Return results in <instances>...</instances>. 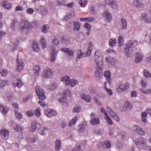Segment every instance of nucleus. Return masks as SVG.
Masks as SVG:
<instances>
[{
  "label": "nucleus",
  "mask_w": 151,
  "mask_h": 151,
  "mask_svg": "<svg viewBox=\"0 0 151 151\" xmlns=\"http://www.w3.org/2000/svg\"><path fill=\"white\" fill-rule=\"evenodd\" d=\"M134 46V43L132 41L129 40L127 42L124 47V52L127 56H130L133 53Z\"/></svg>",
  "instance_id": "obj_1"
},
{
  "label": "nucleus",
  "mask_w": 151,
  "mask_h": 151,
  "mask_svg": "<svg viewBox=\"0 0 151 151\" xmlns=\"http://www.w3.org/2000/svg\"><path fill=\"white\" fill-rule=\"evenodd\" d=\"M62 95H61V98L58 99V101L60 103L63 102V104L65 106L67 105V102L66 101V98L71 95V93L68 90H65L63 91Z\"/></svg>",
  "instance_id": "obj_2"
},
{
  "label": "nucleus",
  "mask_w": 151,
  "mask_h": 151,
  "mask_svg": "<svg viewBox=\"0 0 151 151\" xmlns=\"http://www.w3.org/2000/svg\"><path fill=\"white\" fill-rule=\"evenodd\" d=\"M135 144L137 147L141 149H145L147 147V145L145 140L141 137L136 138L135 140Z\"/></svg>",
  "instance_id": "obj_3"
},
{
  "label": "nucleus",
  "mask_w": 151,
  "mask_h": 151,
  "mask_svg": "<svg viewBox=\"0 0 151 151\" xmlns=\"http://www.w3.org/2000/svg\"><path fill=\"white\" fill-rule=\"evenodd\" d=\"M37 95L40 100H43L46 98V96L44 95L43 90L39 86H37L35 87Z\"/></svg>",
  "instance_id": "obj_4"
},
{
  "label": "nucleus",
  "mask_w": 151,
  "mask_h": 151,
  "mask_svg": "<svg viewBox=\"0 0 151 151\" xmlns=\"http://www.w3.org/2000/svg\"><path fill=\"white\" fill-rule=\"evenodd\" d=\"M97 53H98V52L96 51L94 56L96 62L94 66L96 68L102 67L101 66L103 65V64L102 57L101 56H98L97 55Z\"/></svg>",
  "instance_id": "obj_5"
},
{
  "label": "nucleus",
  "mask_w": 151,
  "mask_h": 151,
  "mask_svg": "<svg viewBox=\"0 0 151 151\" xmlns=\"http://www.w3.org/2000/svg\"><path fill=\"white\" fill-rule=\"evenodd\" d=\"M52 71L49 68L44 70L42 73V76L44 78H49L52 77L53 75Z\"/></svg>",
  "instance_id": "obj_6"
},
{
  "label": "nucleus",
  "mask_w": 151,
  "mask_h": 151,
  "mask_svg": "<svg viewBox=\"0 0 151 151\" xmlns=\"http://www.w3.org/2000/svg\"><path fill=\"white\" fill-rule=\"evenodd\" d=\"M9 133V131L6 129H2L0 131V135L3 139L5 140L8 139Z\"/></svg>",
  "instance_id": "obj_7"
},
{
  "label": "nucleus",
  "mask_w": 151,
  "mask_h": 151,
  "mask_svg": "<svg viewBox=\"0 0 151 151\" xmlns=\"http://www.w3.org/2000/svg\"><path fill=\"white\" fill-rule=\"evenodd\" d=\"M23 24L24 25L22 26L20 29L21 32L25 34H27L28 32V21H25Z\"/></svg>",
  "instance_id": "obj_8"
},
{
  "label": "nucleus",
  "mask_w": 151,
  "mask_h": 151,
  "mask_svg": "<svg viewBox=\"0 0 151 151\" xmlns=\"http://www.w3.org/2000/svg\"><path fill=\"white\" fill-rule=\"evenodd\" d=\"M23 62L22 59H19L18 57L17 59V65L16 68L18 71H20L23 68Z\"/></svg>",
  "instance_id": "obj_9"
},
{
  "label": "nucleus",
  "mask_w": 151,
  "mask_h": 151,
  "mask_svg": "<svg viewBox=\"0 0 151 151\" xmlns=\"http://www.w3.org/2000/svg\"><path fill=\"white\" fill-rule=\"evenodd\" d=\"M0 4L1 6L6 9H10L12 7L11 4L6 0H3L1 1Z\"/></svg>",
  "instance_id": "obj_10"
},
{
  "label": "nucleus",
  "mask_w": 151,
  "mask_h": 151,
  "mask_svg": "<svg viewBox=\"0 0 151 151\" xmlns=\"http://www.w3.org/2000/svg\"><path fill=\"white\" fill-rule=\"evenodd\" d=\"M32 126L30 127L29 130L31 132H33L35 130L37 129L38 130L40 127V125L38 123L35 121L32 123Z\"/></svg>",
  "instance_id": "obj_11"
},
{
  "label": "nucleus",
  "mask_w": 151,
  "mask_h": 151,
  "mask_svg": "<svg viewBox=\"0 0 151 151\" xmlns=\"http://www.w3.org/2000/svg\"><path fill=\"white\" fill-rule=\"evenodd\" d=\"M135 61L136 63L141 62L142 61L143 57L141 53L138 52L135 54Z\"/></svg>",
  "instance_id": "obj_12"
},
{
  "label": "nucleus",
  "mask_w": 151,
  "mask_h": 151,
  "mask_svg": "<svg viewBox=\"0 0 151 151\" xmlns=\"http://www.w3.org/2000/svg\"><path fill=\"white\" fill-rule=\"evenodd\" d=\"M132 4L138 8H140L143 6L142 0H134Z\"/></svg>",
  "instance_id": "obj_13"
},
{
  "label": "nucleus",
  "mask_w": 151,
  "mask_h": 151,
  "mask_svg": "<svg viewBox=\"0 0 151 151\" xmlns=\"http://www.w3.org/2000/svg\"><path fill=\"white\" fill-rule=\"evenodd\" d=\"M103 15L105 17L106 20H107L108 22H109L111 21V15L108 10H106L103 13Z\"/></svg>",
  "instance_id": "obj_14"
},
{
  "label": "nucleus",
  "mask_w": 151,
  "mask_h": 151,
  "mask_svg": "<svg viewBox=\"0 0 151 151\" xmlns=\"http://www.w3.org/2000/svg\"><path fill=\"white\" fill-rule=\"evenodd\" d=\"M84 148V145L82 143L77 144L76 147L73 149L72 151H82Z\"/></svg>",
  "instance_id": "obj_15"
},
{
  "label": "nucleus",
  "mask_w": 151,
  "mask_h": 151,
  "mask_svg": "<svg viewBox=\"0 0 151 151\" xmlns=\"http://www.w3.org/2000/svg\"><path fill=\"white\" fill-rule=\"evenodd\" d=\"M23 85V83L21 81V80L19 78H18L14 81L13 86L14 87L17 86L19 88H20Z\"/></svg>",
  "instance_id": "obj_16"
},
{
  "label": "nucleus",
  "mask_w": 151,
  "mask_h": 151,
  "mask_svg": "<svg viewBox=\"0 0 151 151\" xmlns=\"http://www.w3.org/2000/svg\"><path fill=\"white\" fill-rule=\"evenodd\" d=\"M31 45L32 49L35 52H38L39 51L40 48L38 47V43L35 41H32Z\"/></svg>",
  "instance_id": "obj_17"
},
{
  "label": "nucleus",
  "mask_w": 151,
  "mask_h": 151,
  "mask_svg": "<svg viewBox=\"0 0 151 151\" xmlns=\"http://www.w3.org/2000/svg\"><path fill=\"white\" fill-rule=\"evenodd\" d=\"M98 68V70L95 71V75L96 77L101 78V77L103 75V73L102 72V67H100Z\"/></svg>",
  "instance_id": "obj_18"
},
{
  "label": "nucleus",
  "mask_w": 151,
  "mask_h": 151,
  "mask_svg": "<svg viewBox=\"0 0 151 151\" xmlns=\"http://www.w3.org/2000/svg\"><path fill=\"white\" fill-rule=\"evenodd\" d=\"M98 146L101 147L102 146H106L107 148H109L111 147V144L109 141L108 140H106L105 141V142L104 143L103 142H100L98 143Z\"/></svg>",
  "instance_id": "obj_19"
},
{
  "label": "nucleus",
  "mask_w": 151,
  "mask_h": 151,
  "mask_svg": "<svg viewBox=\"0 0 151 151\" xmlns=\"http://www.w3.org/2000/svg\"><path fill=\"white\" fill-rule=\"evenodd\" d=\"M61 143L60 141L57 139L55 142V149L56 151H59L61 148Z\"/></svg>",
  "instance_id": "obj_20"
},
{
  "label": "nucleus",
  "mask_w": 151,
  "mask_h": 151,
  "mask_svg": "<svg viewBox=\"0 0 151 151\" xmlns=\"http://www.w3.org/2000/svg\"><path fill=\"white\" fill-rule=\"evenodd\" d=\"M81 97L86 101L89 102L91 99V98L88 95H85L83 94H81L80 95Z\"/></svg>",
  "instance_id": "obj_21"
},
{
  "label": "nucleus",
  "mask_w": 151,
  "mask_h": 151,
  "mask_svg": "<svg viewBox=\"0 0 151 151\" xmlns=\"http://www.w3.org/2000/svg\"><path fill=\"white\" fill-rule=\"evenodd\" d=\"M73 31H77L80 29V26L79 25V23L78 22H73Z\"/></svg>",
  "instance_id": "obj_22"
},
{
  "label": "nucleus",
  "mask_w": 151,
  "mask_h": 151,
  "mask_svg": "<svg viewBox=\"0 0 151 151\" xmlns=\"http://www.w3.org/2000/svg\"><path fill=\"white\" fill-rule=\"evenodd\" d=\"M0 109L1 112L4 114H6L9 110V108L5 106L0 105Z\"/></svg>",
  "instance_id": "obj_23"
},
{
  "label": "nucleus",
  "mask_w": 151,
  "mask_h": 151,
  "mask_svg": "<svg viewBox=\"0 0 151 151\" xmlns=\"http://www.w3.org/2000/svg\"><path fill=\"white\" fill-rule=\"evenodd\" d=\"M104 76L106 78L107 81L109 83H110V77L111 75L110 72L109 70H106L104 72Z\"/></svg>",
  "instance_id": "obj_24"
},
{
  "label": "nucleus",
  "mask_w": 151,
  "mask_h": 151,
  "mask_svg": "<svg viewBox=\"0 0 151 151\" xmlns=\"http://www.w3.org/2000/svg\"><path fill=\"white\" fill-rule=\"evenodd\" d=\"M90 123L91 124L93 125H98L100 123L99 120L98 118H93L91 120Z\"/></svg>",
  "instance_id": "obj_25"
},
{
  "label": "nucleus",
  "mask_w": 151,
  "mask_h": 151,
  "mask_svg": "<svg viewBox=\"0 0 151 151\" xmlns=\"http://www.w3.org/2000/svg\"><path fill=\"white\" fill-rule=\"evenodd\" d=\"M48 129L45 127H41L38 129L39 133L42 134L43 135L46 133V131Z\"/></svg>",
  "instance_id": "obj_26"
},
{
  "label": "nucleus",
  "mask_w": 151,
  "mask_h": 151,
  "mask_svg": "<svg viewBox=\"0 0 151 151\" xmlns=\"http://www.w3.org/2000/svg\"><path fill=\"white\" fill-rule=\"evenodd\" d=\"M121 21L122 23L121 27L123 29H125L127 27V22L126 20L124 18H122L121 19Z\"/></svg>",
  "instance_id": "obj_27"
},
{
  "label": "nucleus",
  "mask_w": 151,
  "mask_h": 151,
  "mask_svg": "<svg viewBox=\"0 0 151 151\" xmlns=\"http://www.w3.org/2000/svg\"><path fill=\"white\" fill-rule=\"evenodd\" d=\"M52 52L51 53V60L52 62H53L56 59L57 54V52H55L52 50Z\"/></svg>",
  "instance_id": "obj_28"
},
{
  "label": "nucleus",
  "mask_w": 151,
  "mask_h": 151,
  "mask_svg": "<svg viewBox=\"0 0 151 151\" xmlns=\"http://www.w3.org/2000/svg\"><path fill=\"white\" fill-rule=\"evenodd\" d=\"M51 39L52 40V43L54 45H58L59 44V41L57 37L55 35L52 36Z\"/></svg>",
  "instance_id": "obj_29"
},
{
  "label": "nucleus",
  "mask_w": 151,
  "mask_h": 151,
  "mask_svg": "<svg viewBox=\"0 0 151 151\" xmlns=\"http://www.w3.org/2000/svg\"><path fill=\"white\" fill-rule=\"evenodd\" d=\"M33 69L35 71V74L36 76H38L39 74V71L40 69V68L39 65H34V66Z\"/></svg>",
  "instance_id": "obj_30"
},
{
  "label": "nucleus",
  "mask_w": 151,
  "mask_h": 151,
  "mask_svg": "<svg viewBox=\"0 0 151 151\" xmlns=\"http://www.w3.org/2000/svg\"><path fill=\"white\" fill-rule=\"evenodd\" d=\"M30 137V138H29V139H30V141L29 140V142H30L31 143L36 142L37 139V136L36 135H34L32 136H31Z\"/></svg>",
  "instance_id": "obj_31"
},
{
  "label": "nucleus",
  "mask_w": 151,
  "mask_h": 151,
  "mask_svg": "<svg viewBox=\"0 0 151 151\" xmlns=\"http://www.w3.org/2000/svg\"><path fill=\"white\" fill-rule=\"evenodd\" d=\"M85 37V34L82 32H80L78 34V38L80 40L82 41L84 39Z\"/></svg>",
  "instance_id": "obj_32"
},
{
  "label": "nucleus",
  "mask_w": 151,
  "mask_h": 151,
  "mask_svg": "<svg viewBox=\"0 0 151 151\" xmlns=\"http://www.w3.org/2000/svg\"><path fill=\"white\" fill-rule=\"evenodd\" d=\"M22 128L17 124H16L15 126L14 127V129L17 132H22Z\"/></svg>",
  "instance_id": "obj_33"
},
{
  "label": "nucleus",
  "mask_w": 151,
  "mask_h": 151,
  "mask_svg": "<svg viewBox=\"0 0 151 151\" xmlns=\"http://www.w3.org/2000/svg\"><path fill=\"white\" fill-rule=\"evenodd\" d=\"M77 120V117L75 116L72 120L70 121L69 123V126L70 127L74 125L76 123Z\"/></svg>",
  "instance_id": "obj_34"
},
{
  "label": "nucleus",
  "mask_w": 151,
  "mask_h": 151,
  "mask_svg": "<svg viewBox=\"0 0 151 151\" xmlns=\"http://www.w3.org/2000/svg\"><path fill=\"white\" fill-rule=\"evenodd\" d=\"M147 116V112L146 111L142 112L141 113V116L142 117V121L144 122H146V118Z\"/></svg>",
  "instance_id": "obj_35"
},
{
  "label": "nucleus",
  "mask_w": 151,
  "mask_h": 151,
  "mask_svg": "<svg viewBox=\"0 0 151 151\" xmlns=\"http://www.w3.org/2000/svg\"><path fill=\"white\" fill-rule=\"evenodd\" d=\"M105 119L107 122L109 124L112 125L113 124L112 121L110 117L108 115H107L105 117Z\"/></svg>",
  "instance_id": "obj_36"
},
{
  "label": "nucleus",
  "mask_w": 151,
  "mask_h": 151,
  "mask_svg": "<svg viewBox=\"0 0 151 151\" xmlns=\"http://www.w3.org/2000/svg\"><path fill=\"white\" fill-rule=\"evenodd\" d=\"M45 40L44 38H42L40 41V42L41 44V45L43 48H45L47 47Z\"/></svg>",
  "instance_id": "obj_37"
},
{
  "label": "nucleus",
  "mask_w": 151,
  "mask_h": 151,
  "mask_svg": "<svg viewBox=\"0 0 151 151\" xmlns=\"http://www.w3.org/2000/svg\"><path fill=\"white\" fill-rule=\"evenodd\" d=\"M116 131V129L114 128H110L109 130V135L111 136L114 135V133Z\"/></svg>",
  "instance_id": "obj_38"
},
{
  "label": "nucleus",
  "mask_w": 151,
  "mask_h": 151,
  "mask_svg": "<svg viewBox=\"0 0 151 151\" xmlns=\"http://www.w3.org/2000/svg\"><path fill=\"white\" fill-rule=\"evenodd\" d=\"M15 116L17 119H21L22 118V115L17 111H15Z\"/></svg>",
  "instance_id": "obj_39"
},
{
  "label": "nucleus",
  "mask_w": 151,
  "mask_h": 151,
  "mask_svg": "<svg viewBox=\"0 0 151 151\" xmlns=\"http://www.w3.org/2000/svg\"><path fill=\"white\" fill-rule=\"evenodd\" d=\"M43 8L44 7L42 6H40L38 8H36L37 11L39 12L40 14L43 15L45 14V12L43 13Z\"/></svg>",
  "instance_id": "obj_40"
},
{
  "label": "nucleus",
  "mask_w": 151,
  "mask_h": 151,
  "mask_svg": "<svg viewBox=\"0 0 151 151\" xmlns=\"http://www.w3.org/2000/svg\"><path fill=\"white\" fill-rule=\"evenodd\" d=\"M116 40L115 39H110L109 40V44L110 46H114L116 44Z\"/></svg>",
  "instance_id": "obj_41"
},
{
  "label": "nucleus",
  "mask_w": 151,
  "mask_h": 151,
  "mask_svg": "<svg viewBox=\"0 0 151 151\" xmlns=\"http://www.w3.org/2000/svg\"><path fill=\"white\" fill-rule=\"evenodd\" d=\"M124 106L128 107L129 109H131L132 108V106L131 104L128 101H126L124 104Z\"/></svg>",
  "instance_id": "obj_42"
},
{
  "label": "nucleus",
  "mask_w": 151,
  "mask_h": 151,
  "mask_svg": "<svg viewBox=\"0 0 151 151\" xmlns=\"http://www.w3.org/2000/svg\"><path fill=\"white\" fill-rule=\"evenodd\" d=\"M31 26L34 28L37 27L38 25L37 22L35 20H34L32 23L30 24Z\"/></svg>",
  "instance_id": "obj_43"
},
{
  "label": "nucleus",
  "mask_w": 151,
  "mask_h": 151,
  "mask_svg": "<svg viewBox=\"0 0 151 151\" xmlns=\"http://www.w3.org/2000/svg\"><path fill=\"white\" fill-rule=\"evenodd\" d=\"M35 115L36 116L38 117H40L41 115L40 108L36 109L35 111Z\"/></svg>",
  "instance_id": "obj_44"
},
{
  "label": "nucleus",
  "mask_w": 151,
  "mask_h": 151,
  "mask_svg": "<svg viewBox=\"0 0 151 151\" xmlns=\"http://www.w3.org/2000/svg\"><path fill=\"white\" fill-rule=\"evenodd\" d=\"M48 31V28L45 25H43L42 27V32L47 33Z\"/></svg>",
  "instance_id": "obj_45"
},
{
  "label": "nucleus",
  "mask_w": 151,
  "mask_h": 151,
  "mask_svg": "<svg viewBox=\"0 0 151 151\" xmlns=\"http://www.w3.org/2000/svg\"><path fill=\"white\" fill-rule=\"evenodd\" d=\"M147 16L146 14L145 13H143L142 14L141 16L140 17L141 20H144V22H145V20L147 19Z\"/></svg>",
  "instance_id": "obj_46"
},
{
  "label": "nucleus",
  "mask_w": 151,
  "mask_h": 151,
  "mask_svg": "<svg viewBox=\"0 0 151 151\" xmlns=\"http://www.w3.org/2000/svg\"><path fill=\"white\" fill-rule=\"evenodd\" d=\"M6 84V83L4 81L0 80V88H3Z\"/></svg>",
  "instance_id": "obj_47"
},
{
  "label": "nucleus",
  "mask_w": 151,
  "mask_h": 151,
  "mask_svg": "<svg viewBox=\"0 0 151 151\" xmlns=\"http://www.w3.org/2000/svg\"><path fill=\"white\" fill-rule=\"evenodd\" d=\"M110 5L111 7L114 9H116L117 8V4L114 1Z\"/></svg>",
  "instance_id": "obj_48"
},
{
  "label": "nucleus",
  "mask_w": 151,
  "mask_h": 151,
  "mask_svg": "<svg viewBox=\"0 0 151 151\" xmlns=\"http://www.w3.org/2000/svg\"><path fill=\"white\" fill-rule=\"evenodd\" d=\"M78 128L81 133L83 132L85 130V127L83 125H81L79 126Z\"/></svg>",
  "instance_id": "obj_49"
},
{
  "label": "nucleus",
  "mask_w": 151,
  "mask_h": 151,
  "mask_svg": "<svg viewBox=\"0 0 151 151\" xmlns=\"http://www.w3.org/2000/svg\"><path fill=\"white\" fill-rule=\"evenodd\" d=\"M0 73L2 76H5L7 73V71L4 69H1L0 70Z\"/></svg>",
  "instance_id": "obj_50"
},
{
  "label": "nucleus",
  "mask_w": 151,
  "mask_h": 151,
  "mask_svg": "<svg viewBox=\"0 0 151 151\" xmlns=\"http://www.w3.org/2000/svg\"><path fill=\"white\" fill-rule=\"evenodd\" d=\"M78 83L77 81L76 80H71V86L73 87Z\"/></svg>",
  "instance_id": "obj_51"
},
{
  "label": "nucleus",
  "mask_w": 151,
  "mask_h": 151,
  "mask_svg": "<svg viewBox=\"0 0 151 151\" xmlns=\"http://www.w3.org/2000/svg\"><path fill=\"white\" fill-rule=\"evenodd\" d=\"M45 115L48 117H51V112L50 109H47L45 111Z\"/></svg>",
  "instance_id": "obj_52"
},
{
  "label": "nucleus",
  "mask_w": 151,
  "mask_h": 151,
  "mask_svg": "<svg viewBox=\"0 0 151 151\" xmlns=\"http://www.w3.org/2000/svg\"><path fill=\"white\" fill-rule=\"evenodd\" d=\"M84 26L87 29H91V26L88 22H86L85 23Z\"/></svg>",
  "instance_id": "obj_53"
},
{
  "label": "nucleus",
  "mask_w": 151,
  "mask_h": 151,
  "mask_svg": "<svg viewBox=\"0 0 151 151\" xmlns=\"http://www.w3.org/2000/svg\"><path fill=\"white\" fill-rule=\"evenodd\" d=\"M137 132L138 133L141 135H144L145 134L144 131L140 127L138 130Z\"/></svg>",
  "instance_id": "obj_54"
},
{
  "label": "nucleus",
  "mask_w": 151,
  "mask_h": 151,
  "mask_svg": "<svg viewBox=\"0 0 151 151\" xmlns=\"http://www.w3.org/2000/svg\"><path fill=\"white\" fill-rule=\"evenodd\" d=\"M80 110V108L76 106L74 107L73 110V113H76L79 112Z\"/></svg>",
  "instance_id": "obj_55"
},
{
  "label": "nucleus",
  "mask_w": 151,
  "mask_h": 151,
  "mask_svg": "<svg viewBox=\"0 0 151 151\" xmlns=\"http://www.w3.org/2000/svg\"><path fill=\"white\" fill-rule=\"evenodd\" d=\"M16 23V21L15 20L12 21V23L10 25V27L12 29H14L15 25Z\"/></svg>",
  "instance_id": "obj_56"
},
{
  "label": "nucleus",
  "mask_w": 151,
  "mask_h": 151,
  "mask_svg": "<svg viewBox=\"0 0 151 151\" xmlns=\"http://www.w3.org/2000/svg\"><path fill=\"white\" fill-rule=\"evenodd\" d=\"M77 58H81V56L82 55V52L81 50H79L77 52Z\"/></svg>",
  "instance_id": "obj_57"
},
{
  "label": "nucleus",
  "mask_w": 151,
  "mask_h": 151,
  "mask_svg": "<svg viewBox=\"0 0 151 151\" xmlns=\"http://www.w3.org/2000/svg\"><path fill=\"white\" fill-rule=\"evenodd\" d=\"M69 78H70V77L69 76H65L61 77L60 80L62 81H65L69 79Z\"/></svg>",
  "instance_id": "obj_58"
},
{
  "label": "nucleus",
  "mask_w": 151,
  "mask_h": 151,
  "mask_svg": "<svg viewBox=\"0 0 151 151\" xmlns=\"http://www.w3.org/2000/svg\"><path fill=\"white\" fill-rule=\"evenodd\" d=\"M100 110L101 112L104 113L105 115V116L108 115L107 112L106 111L105 109L103 107H101L100 109Z\"/></svg>",
  "instance_id": "obj_59"
},
{
  "label": "nucleus",
  "mask_w": 151,
  "mask_h": 151,
  "mask_svg": "<svg viewBox=\"0 0 151 151\" xmlns=\"http://www.w3.org/2000/svg\"><path fill=\"white\" fill-rule=\"evenodd\" d=\"M140 127L136 125H134L132 127V129L133 130L135 131H137V132L138 130L139 129V128Z\"/></svg>",
  "instance_id": "obj_60"
},
{
  "label": "nucleus",
  "mask_w": 151,
  "mask_h": 151,
  "mask_svg": "<svg viewBox=\"0 0 151 151\" xmlns=\"http://www.w3.org/2000/svg\"><path fill=\"white\" fill-rule=\"evenodd\" d=\"M144 75L147 77H149L150 73L146 70H144L143 71Z\"/></svg>",
  "instance_id": "obj_61"
},
{
  "label": "nucleus",
  "mask_w": 151,
  "mask_h": 151,
  "mask_svg": "<svg viewBox=\"0 0 151 151\" xmlns=\"http://www.w3.org/2000/svg\"><path fill=\"white\" fill-rule=\"evenodd\" d=\"M105 90L110 95H111L112 94V92L111 89H108L106 87Z\"/></svg>",
  "instance_id": "obj_62"
},
{
  "label": "nucleus",
  "mask_w": 151,
  "mask_h": 151,
  "mask_svg": "<svg viewBox=\"0 0 151 151\" xmlns=\"http://www.w3.org/2000/svg\"><path fill=\"white\" fill-rule=\"evenodd\" d=\"M90 54L88 53V52H87V51L85 52L82 53V56L83 57H87L90 55Z\"/></svg>",
  "instance_id": "obj_63"
},
{
  "label": "nucleus",
  "mask_w": 151,
  "mask_h": 151,
  "mask_svg": "<svg viewBox=\"0 0 151 151\" xmlns=\"http://www.w3.org/2000/svg\"><path fill=\"white\" fill-rule=\"evenodd\" d=\"M66 53L70 56H73L74 53L71 50L69 49V50H68Z\"/></svg>",
  "instance_id": "obj_64"
}]
</instances>
